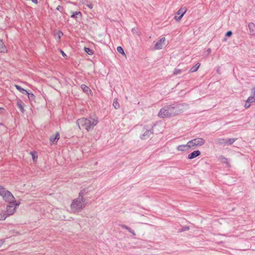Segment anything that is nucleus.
<instances>
[{"instance_id": "aec40b11", "label": "nucleus", "mask_w": 255, "mask_h": 255, "mask_svg": "<svg viewBox=\"0 0 255 255\" xmlns=\"http://www.w3.org/2000/svg\"><path fill=\"white\" fill-rule=\"evenodd\" d=\"M81 88L83 90V92L86 93H88L89 91H91L90 88L85 84L81 85Z\"/></svg>"}, {"instance_id": "c85d7f7f", "label": "nucleus", "mask_w": 255, "mask_h": 255, "mask_svg": "<svg viewBox=\"0 0 255 255\" xmlns=\"http://www.w3.org/2000/svg\"><path fill=\"white\" fill-rule=\"evenodd\" d=\"M220 158L223 160V162L226 163L228 165H229V163L228 161V159L227 158L223 156H221Z\"/></svg>"}, {"instance_id": "ddd939ff", "label": "nucleus", "mask_w": 255, "mask_h": 255, "mask_svg": "<svg viewBox=\"0 0 255 255\" xmlns=\"http://www.w3.org/2000/svg\"><path fill=\"white\" fill-rule=\"evenodd\" d=\"M201 152L199 150H194L193 152H191L188 155V158L189 159H192L199 156Z\"/></svg>"}, {"instance_id": "58836bf2", "label": "nucleus", "mask_w": 255, "mask_h": 255, "mask_svg": "<svg viewBox=\"0 0 255 255\" xmlns=\"http://www.w3.org/2000/svg\"><path fill=\"white\" fill-rule=\"evenodd\" d=\"M2 109H3L2 108H0V113H1V111H2Z\"/></svg>"}, {"instance_id": "a211bd4d", "label": "nucleus", "mask_w": 255, "mask_h": 255, "mask_svg": "<svg viewBox=\"0 0 255 255\" xmlns=\"http://www.w3.org/2000/svg\"><path fill=\"white\" fill-rule=\"evenodd\" d=\"M15 87L16 88V89L18 90L21 93L23 94H26L27 93V91L24 89L23 88H22L21 87H20V86L19 85H15Z\"/></svg>"}, {"instance_id": "e433bc0d", "label": "nucleus", "mask_w": 255, "mask_h": 255, "mask_svg": "<svg viewBox=\"0 0 255 255\" xmlns=\"http://www.w3.org/2000/svg\"><path fill=\"white\" fill-rule=\"evenodd\" d=\"M60 52L62 54V55H63V56H66V54L63 51H62V50H60Z\"/></svg>"}, {"instance_id": "bb28decb", "label": "nucleus", "mask_w": 255, "mask_h": 255, "mask_svg": "<svg viewBox=\"0 0 255 255\" xmlns=\"http://www.w3.org/2000/svg\"><path fill=\"white\" fill-rule=\"evenodd\" d=\"M182 72V70L179 69H175L174 71L173 74L175 75H177L178 74H181Z\"/></svg>"}, {"instance_id": "f257e3e1", "label": "nucleus", "mask_w": 255, "mask_h": 255, "mask_svg": "<svg viewBox=\"0 0 255 255\" xmlns=\"http://www.w3.org/2000/svg\"><path fill=\"white\" fill-rule=\"evenodd\" d=\"M179 108L180 104H177L164 106L160 109L158 116L162 119L175 116L181 113Z\"/></svg>"}, {"instance_id": "b1692460", "label": "nucleus", "mask_w": 255, "mask_h": 255, "mask_svg": "<svg viewBox=\"0 0 255 255\" xmlns=\"http://www.w3.org/2000/svg\"><path fill=\"white\" fill-rule=\"evenodd\" d=\"M25 95H27L28 98L30 101H33L35 99V96L32 93H29L27 92V93Z\"/></svg>"}, {"instance_id": "7c9ffc66", "label": "nucleus", "mask_w": 255, "mask_h": 255, "mask_svg": "<svg viewBox=\"0 0 255 255\" xmlns=\"http://www.w3.org/2000/svg\"><path fill=\"white\" fill-rule=\"evenodd\" d=\"M189 230V227H188V226H184L183 227L181 230H180V231L181 232H183V231H187V230Z\"/></svg>"}, {"instance_id": "cd10ccee", "label": "nucleus", "mask_w": 255, "mask_h": 255, "mask_svg": "<svg viewBox=\"0 0 255 255\" xmlns=\"http://www.w3.org/2000/svg\"><path fill=\"white\" fill-rule=\"evenodd\" d=\"M117 51L120 53H121L122 54H125V52H124V50L123 49V48L121 47V46H118L117 47Z\"/></svg>"}, {"instance_id": "f8f14e48", "label": "nucleus", "mask_w": 255, "mask_h": 255, "mask_svg": "<svg viewBox=\"0 0 255 255\" xmlns=\"http://www.w3.org/2000/svg\"><path fill=\"white\" fill-rule=\"evenodd\" d=\"M188 144H188V142L185 145H184V144L180 145L177 146V149L179 151H186L191 147L190 145L189 144V145H188Z\"/></svg>"}, {"instance_id": "6ab92c4d", "label": "nucleus", "mask_w": 255, "mask_h": 255, "mask_svg": "<svg viewBox=\"0 0 255 255\" xmlns=\"http://www.w3.org/2000/svg\"><path fill=\"white\" fill-rule=\"evenodd\" d=\"M200 66V63H197L195 66H193L190 68L189 72L192 73L197 71L198 68H199Z\"/></svg>"}, {"instance_id": "0eeeda50", "label": "nucleus", "mask_w": 255, "mask_h": 255, "mask_svg": "<svg viewBox=\"0 0 255 255\" xmlns=\"http://www.w3.org/2000/svg\"><path fill=\"white\" fill-rule=\"evenodd\" d=\"M205 143V140L203 138L199 137L193 139L188 141V145H190L191 147H193L194 146H201L204 144Z\"/></svg>"}, {"instance_id": "2eb2a0df", "label": "nucleus", "mask_w": 255, "mask_h": 255, "mask_svg": "<svg viewBox=\"0 0 255 255\" xmlns=\"http://www.w3.org/2000/svg\"><path fill=\"white\" fill-rule=\"evenodd\" d=\"M249 28L251 34H255V24L253 22H250L248 24Z\"/></svg>"}, {"instance_id": "9d476101", "label": "nucleus", "mask_w": 255, "mask_h": 255, "mask_svg": "<svg viewBox=\"0 0 255 255\" xmlns=\"http://www.w3.org/2000/svg\"><path fill=\"white\" fill-rule=\"evenodd\" d=\"M165 41V37L161 38L159 40L156 42L154 45L155 49H161L162 48V43Z\"/></svg>"}, {"instance_id": "5701e85b", "label": "nucleus", "mask_w": 255, "mask_h": 255, "mask_svg": "<svg viewBox=\"0 0 255 255\" xmlns=\"http://www.w3.org/2000/svg\"><path fill=\"white\" fill-rule=\"evenodd\" d=\"M85 52L90 55H91L94 53L93 50L88 47H85Z\"/></svg>"}, {"instance_id": "7ed1b4c3", "label": "nucleus", "mask_w": 255, "mask_h": 255, "mask_svg": "<svg viewBox=\"0 0 255 255\" xmlns=\"http://www.w3.org/2000/svg\"><path fill=\"white\" fill-rule=\"evenodd\" d=\"M86 205L85 200L81 191L79 193L78 197L73 200L71 204V210L74 213L80 212Z\"/></svg>"}, {"instance_id": "423d86ee", "label": "nucleus", "mask_w": 255, "mask_h": 255, "mask_svg": "<svg viewBox=\"0 0 255 255\" xmlns=\"http://www.w3.org/2000/svg\"><path fill=\"white\" fill-rule=\"evenodd\" d=\"M236 140H237V138H227V139L219 138L216 139L215 140V142L217 144L219 145H223V144L231 145Z\"/></svg>"}, {"instance_id": "39448f33", "label": "nucleus", "mask_w": 255, "mask_h": 255, "mask_svg": "<svg viewBox=\"0 0 255 255\" xmlns=\"http://www.w3.org/2000/svg\"><path fill=\"white\" fill-rule=\"evenodd\" d=\"M8 203H9V205L7 206L6 211L4 212L5 215L7 216V217L13 215L15 211V207L19 206L20 204V202L16 203L15 200L14 201Z\"/></svg>"}, {"instance_id": "72a5a7b5", "label": "nucleus", "mask_w": 255, "mask_h": 255, "mask_svg": "<svg viewBox=\"0 0 255 255\" xmlns=\"http://www.w3.org/2000/svg\"><path fill=\"white\" fill-rule=\"evenodd\" d=\"M122 228L123 229H126L127 230H128V227L126 225H123V224H122V225H120Z\"/></svg>"}, {"instance_id": "412c9836", "label": "nucleus", "mask_w": 255, "mask_h": 255, "mask_svg": "<svg viewBox=\"0 0 255 255\" xmlns=\"http://www.w3.org/2000/svg\"><path fill=\"white\" fill-rule=\"evenodd\" d=\"M72 14L71 15V17L73 18L76 19L77 17V15H79L81 16H82V13L80 11H76V12H72Z\"/></svg>"}, {"instance_id": "393cba45", "label": "nucleus", "mask_w": 255, "mask_h": 255, "mask_svg": "<svg viewBox=\"0 0 255 255\" xmlns=\"http://www.w3.org/2000/svg\"><path fill=\"white\" fill-rule=\"evenodd\" d=\"M63 35V33L62 31H58L56 34V39H58V40L59 41L61 36H62Z\"/></svg>"}, {"instance_id": "4c0bfd02", "label": "nucleus", "mask_w": 255, "mask_h": 255, "mask_svg": "<svg viewBox=\"0 0 255 255\" xmlns=\"http://www.w3.org/2000/svg\"><path fill=\"white\" fill-rule=\"evenodd\" d=\"M207 51L208 52V53L209 54L210 53L211 51V50L210 48H208L207 50Z\"/></svg>"}, {"instance_id": "20e7f679", "label": "nucleus", "mask_w": 255, "mask_h": 255, "mask_svg": "<svg viewBox=\"0 0 255 255\" xmlns=\"http://www.w3.org/2000/svg\"><path fill=\"white\" fill-rule=\"evenodd\" d=\"M0 196L6 202L14 201V197L12 193L1 185H0Z\"/></svg>"}, {"instance_id": "1a4fd4ad", "label": "nucleus", "mask_w": 255, "mask_h": 255, "mask_svg": "<svg viewBox=\"0 0 255 255\" xmlns=\"http://www.w3.org/2000/svg\"><path fill=\"white\" fill-rule=\"evenodd\" d=\"M186 11L187 8L186 7H181V8H180L176 13L177 15H178L179 16H175V19L177 21L180 20L182 18L184 14L186 13Z\"/></svg>"}, {"instance_id": "f03ea898", "label": "nucleus", "mask_w": 255, "mask_h": 255, "mask_svg": "<svg viewBox=\"0 0 255 255\" xmlns=\"http://www.w3.org/2000/svg\"><path fill=\"white\" fill-rule=\"evenodd\" d=\"M98 123V118L89 117L87 118H81L77 120L76 124L79 129H85L88 131L93 129Z\"/></svg>"}, {"instance_id": "f3484780", "label": "nucleus", "mask_w": 255, "mask_h": 255, "mask_svg": "<svg viewBox=\"0 0 255 255\" xmlns=\"http://www.w3.org/2000/svg\"><path fill=\"white\" fill-rule=\"evenodd\" d=\"M23 105H24L23 103L20 100H18L17 102V106L18 107V108L20 109V110L21 111V112L22 113H23L24 111V108H23Z\"/></svg>"}, {"instance_id": "473e14b6", "label": "nucleus", "mask_w": 255, "mask_h": 255, "mask_svg": "<svg viewBox=\"0 0 255 255\" xmlns=\"http://www.w3.org/2000/svg\"><path fill=\"white\" fill-rule=\"evenodd\" d=\"M233 33L231 31H228L226 33V36L230 37L232 35Z\"/></svg>"}, {"instance_id": "ea45409f", "label": "nucleus", "mask_w": 255, "mask_h": 255, "mask_svg": "<svg viewBox=\"0 0 255 255\" xmlns=\"http://www.w3.org/2000/svg\"><path fill=\"white\" fill-rule=\"evenodd\" d=\"M2 125V124L0 123V125Z\"/></svg>"}, {"instance_id": "a878e982", "label": "nucleus", "mask_w": 255, "mask_h": 255, "mask_svg": "<svg viewBox=\"0 0 255 255\" xmlns=\"http://www.w3.org/2000/svg\"><path fill=\"white\" fill-rule=\"evenodd\" d=\"M6 218L7 216L5 215L4 212H0V220H4Z\"/></svg>"}, {"instance_id": "2f4dec72", "label": "nucleus", "mask_w": 255, "mask_h": 255, "mask_svg": "<svg viewBox=\"0 0 255 255\" xmlns=\"http://www.w3.org/2000/svg\"><path fill=\"white\" fill-rule=\"evenodd\" d=\"M251 106V103L249 102H247V101H246L245 104V108L246 109L249 108Z\"/></svg>"}, {"instance_id": "4468645a", "label": "nucleus", "mask_w": 255, "mask_h": 255, "mask_svg": "<svg viewBox=\"0 0 255 255\" xmlns=\"http://www.w3.org/2000/svg\"><path fill=\"white\" fill-rule=\"evenodd\" d=\"M59 138L60 134L59 132H57L55 135H52L50 137L49 140L51 143L55 144L57 142Z\"/></svg>"}, {"instance_id": "f704fd0d", "label": "nucleus", "mask_w": 255, "mask_h": 255, "mask_svg": "<svg viewBox=\"0 0 255 255\" xmlns=\"http://www.w3.org/2000/svg\"><path fill=\"white\" fill-rule=\"evenodd\" d=\"M56 9L61 12L63 10V7L60 5H58L56 7Z\"/></svg>"}, {"instance_id": "9b49d317", "label": "nucleus", "mask_w": 255, "mask_h": 255, "mask_svg": "<svg viewBox=\"0 0 255 255\" xmlns=\"http://www.w3.org/2000/svg\"><path fill=\"white\" fill-rule=\"evenodd\" d=\"M247 102L252 103L255 102V87L252 89L251 95L247 100Z\"/></svg>"}, {"instance_id": "dca6fc26", "label": "nucleus", "mask_w": 255, "mask_h": 255, "mask_svg": "<svg viewBox=\"0 0 255 255\" xmlns=\"http://www.w3.org/2000/svg\"><path fill=\"white\" fill-rule=\"evenodd\" d=\"M7 49L6 46L4 44L2 40L0 39V52L5 53Z\"/></svg>"}, {"instance_id": "4be33fe9", "label": "nucleus", "mask_w": 255, "mask_h": 255, "mask_svg": "<svg viewBox=\"0 0 255 255\" xmlns=\"http://www.w3.org/2000/svg\"><path fill=\"white\" fill-rule=\"evenodd\" d=\"M113 105L116 109H118L120 108V106L118 101V99H115L114 100Z\"/></svg>"}, {"instance_id": "c756f323", "label": "nucleus", "mask_w": 255, "mask_h": 255, "mask_svg": "<svg viewBox=\"0 0 255 255\" xmlns=\"http://www.w3.org/2000/svg\"><path fill=\"white\" fill-rule=\"evenodd\" d=\"M130 233H131L133 236H135V233L133 230H132L130 227H128L127 230Z\"/></svg>"}, {"instance_id": "c9c22d12", "label": "nucleus", "mask_w": 255, "mask_h": 255, "mask_svg": "<svg viewBox=\"0 0 255 255\" xmlns=\"http://www.w3.org/2000/svg\"><path fill=\"white\" fill-rule=\"evenodd\" d=\"M87 6H88L89 8H90V9H92V8H93V4L90 3V4H88V5H87Z\"/></svg>"}, {"instance_id": "6e6552de", "label": "nucleus", "mask_w": 255, "mask_h": 255, "mask_svg": "<svg viewBox=\"0 0 255 255\" xmlns=\"http://www.w3.org/2000/svg\"><path fill=\"white\" fill-rule=\"evenodd\" d=\"M154 126L155 125L153 126L150 129H147L143 134L140 135V138L142 140H144L148 138L151 134H152L153 133V128Z\"/></svg>"}]
</instances>
